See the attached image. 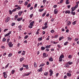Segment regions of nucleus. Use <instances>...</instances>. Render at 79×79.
Segmentation results:
<instances>
[{"label":"nucleus","instance_id":"12","mask_svg":"<svg viewBox=\"0 0 79 79\" xmlns=\"http://www.w3.org/2000/svg\"><path fill=\"white\" fill-rule=\"evenodd\" d=\"M47 12V11L46 10L44 11V13L42 15V16H43V17L45 16V15H46V12Z\"/></svg>","mask_w":79,"mask_h":79},{"label":"nucleus","instance_id":"5","mask_svg":"<svg viewBox=\"0 0 79 79\" xmlns=\"http://www.w3.org/2000/svg\"><path fill=\"white\" fill-rule=\"evenodd\" d=\"M23 20V18L22 17L21 18H18L17 19V21H20L21 20Z\"/></svg>","mask_w":79,"mask_h":79},{"label":"nucleus","instance_id":"58","mask_svg":"<svg viewBox=\"0 0 79 79\" xmlns=\"http://www.w3.org/2000/svg\"><path fill=\"white\" fill-rule=\"evenodd\" d=\"M23 69H24L23 68H21L20 69V71H23Z\"/></svg>","mask_w":79,"mask_h":79},{"label":"nucleus","instance_id":"18","mask_svg":"<svg viewBox=\"0 0 79 79\" xmlns=\"http://www.w3.org/2000/svg\"><path fill=\"white\" fill-rule=\"evenodd\" d=\"M67 63L69 64V65H71L72 64H73V62H68Z\"/></svg>","mask_w":79,"mask_h":79},{"label":"nucleus","instance_id":"22","mask_svg":"<svg viewBox=\"0 0 79 79\" xmlns=\"http://www.w3.org/2000/svg\"><path fill=\"white\" fill-rule=\"evenodd\" d=\"M63 58H64V56L62 55L60 56L59 57V59H60V58L62 59Z\"/></svg>","mask_w":79,"mask_h":79},{"label":"nucleus","instance_id":"35","mask_svg":"<svg viewBox=\"0 0 79 79\" xmlns=\"http://www.w3.org/2000/svg\"><path fill=\"white\" fill-rule=\"evenodd\" d=\"M28 37H29V36L27 35H26L24 37V39L26 40V39H27V38H28Z\"/></svg>","mask_w":79,"mask_h":79},{"label":"nucleus","instance_id":"14","mask_svg":"<svg viewBox=\"0 0 79 79\" xmlns=\"http://www.w3.org/2000/svg\"><path fill=\"white\" fill-rule=\"evenodd\" d=\"M51 46H50V45H47L46 46H45V48H50V47Z\"/></svg>","mask_w":79,"mask_h":79},{"label":"nucleus","instance_id":"60","mask_svg":"<svg viewBox=\"0 0 79 79\" xmlns=\"http://www.w3.org/2000/svg\"><path fill=\"white\" fill-rule=\"evenodd\" d=\"M63 2V0H61L60 2V3H62Z\"/></svg>","mask_w":79,"mask_h":79},{"label":"nucleus","instance_id":"42","mask_svg":"<svg viewBox=\"0 0 79 79\" xmlns=\"http://www.w3.org/2000/svg\"><path fill=\"white\" fill-rule=\"evenodd\" d=\"M18 28H19V29H20V28H22V26L21 25H20L18 26Z\"/></svg>","mask_w":79,"mask_h":79},{"label":"nucleus","instance_id":"21","mask_svg":"<svg viewBox=\"0 0 79 79\" xmlns=\"http://www.w3.org/2000/svg\"><path fill=\"white\" fill-rule=\"evenodd\" d=\"M69 66L68 65V63L66 64L65 65V68H68Z\"/></svg>","mask_w":79,"mask_h":79},{"label":"nucleus","instance_id":"15","mask_svg":"<svg viewBox=\"0 0 79 79\" xmlns=\"http://www.w3.org/2000/svg\"><path fill=\"white\" fill-rule=\"evenodd\" d=\"M23 13V12L22 11H20L19 13V15L20 16H21V15L22 13Z\"/></svg>","mask_w":79,"mask_h":79},{"label":"nucleus","instance_id":"10","mask_svg":"<svg viewBox=\"0 0 79 79\" xmlns=\"http://www.w3.org/2000/svg\"><path fill=\"white\" fill-rule=\"evenodd\" d=\"M41 50H44L45 49V47L42 46L41 48Z\"/></svg>","mask_w":79,"mask_h":79},{"label":"nucleus","instance_id":"48","mask_svg":"<svg viewBox=\"0 0 79 79\" xmlns=\"http://www.w3.org/2000/svg\"><path fill=\"white\" fill-rule=\"evenodd\" d=\"M54 32L55 31L53 30H52L51 31V33H54Z\"/></svg>","mask_w":79,"mask_h":79},{"label":"nucleus","instance_id":"27","mask_svg":"<svg viewBox=\"0 0 79 79\" xmlns=\"http://www.w3.org/2000/svg\"><path fill=\"white\" fill-rule=\"evenodd\" d=\"M31 6V3H30V4H28V5L27 6V7L29 8V7H30Z\"/></svg>","mask_w":79,"mask_h":79},{"label":"nucleus","instance_id":"63","mask_svg":"<svg viewBox=\"0 0 79 79\" xmlns=\"http://www.w3.org/2000/svg\"><path fill=\"white\" fill-rule=\"evenodd\" d=\"M54 8H56V7H57V5H54L53 6Z\"/></svg>","mask_w":79,"mask_h":79},{"label":"nucleus","instance_id":"13","mask_svg":"<svg viewBox=\"0 0 79 79\" xmlns=\"http://www.w3.org/2000/svg\"><path fill=\"white\" fill-rule=\"evenodd\" d=\"M67 75L68 77H71V74L69 73H67Z\"/></svg>","mask_w":79,"mask_h":79},{"label":"nucleus","instance_id":"4","mask_svg":"<svg viewBox=\"0 0 79 79\" xmlns=\"http://www.w3.org/2000/svg\"><path fill=\"white\" fill-rule=\"evenodd\" d=\"M10 19V18L9 17H7V19L5 21L6 23H8L9 21V20Z\"/></svg>","mask_w":79,"mask_h":79},{"label":"nucleus","instance_id":"28","mask_svg":"<svg viewBox=\"0 0 79 79\" xmlns=\"http://www.w3.org/2000/svg\"><path fill=\"white\" fill-rule=\"evenodd\" d=\"M67 23H68V26H69V25H70L71 24V22L70 21L68 22Z\"/></svg>","mask_w":79,"mask_h":79},{"label":"nucleus","instance_id":"6","mask_svg":"<svg viewBox=\"0 0 79 79\" xmlns=\"http://www.w3.org/2000/svg\"><path fill=\"white\" fill-rule=\"evenodd\" d=\"M54 14H56L58 13V10L56 9H55L54 10Z\"/></svg>","mask_w":79,"mask_h":79},{"label":"nucleus","instance_id":"46","mask_svg":"<svg viewBox=\"0 0 79 79\" xmlns=\"http://www.w3.org/2000/svg\"><path fill=\"white\" fill-rule=\"evenodd\" d=\"M16 9H17V10H20V9H21V8L20 7L18 6V7L17 8H16Z\"/></svg>","mask_w":79,"mask_h":79},{"label":"nucleus","instance_id":"24","mask_svg":"<svg viewBox=\"0 0 79 79\" xmlns=\"http://www.w3.org/2000/svg\"><path fill=\"white\" fill-rule=\"evenodd\" d=\"M67 39H68V40H71L72 38L70 37H68Z\"/></svg>","mask_w":79,"mask_h":79},{"label":"nucleus","instance_id":"17","mask_svg":"<svg viewBox=\"0 0 79 79\" xmlns=\"http://www.w3.org/2000/svg\"><path fill=\"white\" fill-rule=\"evenodd\" d=\"M44 10V9H39V12H42V11H43Z\"/></svg>","mask_w":79,"mask_h":79},{"label":"nucleus","instance_id":"36","mask_svg":"<svg viewBox=\"0 0 79 79\" xmlns=\"http://www.w3.org/2000/svg\"><path fill=\"white\" fill-rule=\"evenodd\" d=\"M16 11V8H15V9L13 10L12 11V12H14V11Z\"/></svg>","mask_w":79,"mask_h":79},{"label":"nucleus","instance_id":"54","mask_svg":"<svg viewBox=\"0 0 79 79\" xmlns=\"http://www.w3.org/2000/svg\"><path fill=\"white\" fill-rule=\"evenodd\" d=\"M15 18H18V15H16L15 16Z\"/></svg>","mask_w":79,"mask_h":79},{"label":"nucleus","instance_id":"1","mask_svg":"<svg viewBox=\"0 0 79 79\" xmlns=\"http://www.w3.org/2000/svg\"><path fill=\"white\" fill-rule=\"evenodd\" d=\"M8 45L9 46V47H13V45L12 44V43L11 42H9L8 43Z\"/></svg>","mask_w":79,"mask_h":79},{"label":"nucleus","instance_id":"44","mask_svg":"<svg viewBox=\"0 0 79 79\" xmlns=\"http://www.w3.org/2000/svg\"><path fill=\"white\" fill-rule=\"evenodd\" d=\"M28 4V2H25V6H26V5H27V4Z\"/></svg>","mask_w":79,"mask_h":79},{"label":"nucleus","instance_id":"49","mask_svg":"<svg viewBox=\"0 0 79 79\" xmlns=\"http://www.w3.org/2000/svg\"><path fill=\"white\" fill-rule=\"evenodd\" d=\"M68 8L69 9L70 8V7H71V5H69L67 6Z\"/></svg>","mask_w":79,"mask_h":79},{"label":"nucleus","instance_id":"26","mask_svg":"<svg viewBox=\"0 0 79 79\" xmlns=\"http://www.w3.org/2000/svg\"><path fill=\"white\" fill-rule=\"evenodd\" d=\"M23 67H25V68H27V67H28V65H25L24 64H23Z\"/></svg>","mask_w":79,"mask_h":79},{"label":"nucleus","instance_id":"11","mask_svg":"<svg viewBox=\"0 0 79 79\" xmlns=\"http://www.w3.org/2000/svg\"><path fill=\"white\" fill-rule=\"evenodd\" d=\"M76 8H75V7H72L71 8V10H71L72 11H74V10H76Z\"/></svg>","mask_w":79,"mask_h":79},{"label":"nucleus","instance_id":"64","mask_svg":"<svg viewBox=\"0 0 79 79\" xmlns=\"http://www.w3.org/2000/svg\"><path fill=\"white\" fill-rule=\"evenodd\" d=\"M72 56L71 55L69 56H68V58H71L72 57Z\"/></svg>","mask_w":79,"mask_h":79},{"label":"nucleus","instance_id":"40","mask_svg":"<svg viewBox=\"0 0 79 79\" xmlns=\"http://www.w3.org/2000/svg\"><path fill=\"white\" fill-rule=\"evenodd\" d=\"M42 67H41L40 69V72H42Z\"/></svg>","mask_w":79,"mask_h":79},{"label":"nucleus","instance_id":"59","mask_svg":"<svg viewBox=\"0 0 79 79\" xmlns=\"http://www.w3.org/2000/svg\"><path fill=\"white\" fill-rule=\"evenodd\" d=\"M11 55H12V54H9L8 56L9 57L11 56Z\"/></svg>","mask_w":79,"mask_h":79},{"label":"nucleus","instance_id":"56","mask_svg":"<svg viewBox=\"0 0 79 79\" xmlns=\"http://www.w3.org/2000/svg\"><path fill=\"white\" fill-rule=\"evenodd\" d=\"M1 48H2L3 49H5V46H2L1 47Z\"/></svg>","mask_w":79,"mask_h":79},{"label":"nucleus","instance_id":"20","mask_svg":"<svg viewBox=\"0 0 79 79\" xmlns=\"http://www.w3.org/2000/svg\"><path fill=\"white\" fill-rule=\"evenodd\" d=\"M24 57H22V58H21L20 59V61H21V62L22 61H23V60H24Z\"/></svg>","mask_w":79,"mask_h":79},{"label":"nucleus","instance_id":"62","mask_svg":"<svg viewBox=\"0 0 79 79\" xmlns=\"http://www.w3.org/2000/svg\"><path fill=\"white\" fill-rule=\"evenodd\" d=\"M37 6V4H36L35 5L34 7L35 8H36V7Z\"/></svg>","mask_w":79,"mask_h":79},{"label":"nucleus","instance_id":"43","mask_svg":"<svg viewBox=\"0 0 79 79\" xmlns=\"http://www.w3.org/2000/svg\"><path fill=\"white\" fill-rule=\"evenodd\" d=\"M44 25L45 26V27H48V26H47V23H44Z\"/></svg>","mask_w":79,"mask_h":79},{"label":"nucleus","instance_id":"2","mask_svg":"<svg viewBox=\"0 0 79 79\" xmlns=\"http://www.w3.org/2000/svg\"><path fill=\"white\" fill-rule=\"evenodd\" d=\"M49 72L50 73V76H52V75H53V71H52V69H50L49 70Z\"/></svg>","mask_w":79,"mask_h":79},{"label":"nucleus","instance_id":"50","mask_svg":"<svg viewBox=\"0 0 79 79\" xmlns=\"http://www.w3.org/2000/svg\"><path fill=\"white\" fill-rule=\"evenodd\" d=\"M9 41H10V39L8 38L7 40V43H8V42H9Z\"/></svg>","mask_w":79,"mask_h":79},{"label":"nucleus","instance_id":"51","mask_svg":"<svg viewBox=\"0 0 79 79\" xmlns=\"http://www.w3.org/2000/svg\"><path fill=\"white\" fill-rule=\"evenodd\" d=\"M45 2H46V0H43V3H44V4H45Z\"/></svg>","mask_w":79,"mask_h":79},{"label":"nucleus","instance_id":"19","mask_svg":"<svg viewBox=\"0 0 79 79\" xmlns=\"http://www.w3.org/2000/svg\"><path fill=\"white\" fill-rule=\"evenodd\" d=\"M62 39H64V37H63V36H61V37H60L59 39V40L60 41V40H62Z\"/></svg>","mask_w":79,"mask_h":79},{"label":"nucleus","instance_id":"34","mask_svg":"<svg viewBox=\"0 0 79 79\" xmlns=\"http://www.w3.org/2000/svg\"><path fill=\"white\" fill-rule=\"evenodd\" d=\"M15 70H13L11 71V73H12V74H14V73H15Z\"/></svg>","mask_w":79,"mask_h":79},{"label":"nucleus","instance_id":"33","mask_svg":"<svg viewBox=\"0 0 79 79\" xmlns=\"http://www.w3.org/2000/svg\"><path fill=\"white\" fill-rule=\"evenodd\" d=\"M68 44V42H66L64 43V45H66Z\"/></svg>","mask_w":79,"mask_h":79},{"label":"nucleus","instance_id":"53","mask_svg":"<svg viewBox=\"0 0 79 79\" xmlns=\"http://www.w3.org/2000/svg\"><path fill=\"white\" fill-rule=\"evenodd\" d=\"M10 35L8 33L6 34L5 35V37H6L8 35Z\"/></svg>","mask_w":79,"mask_h":79},{"label":"nucleus","instance_id":"55","mask_svg":"<svg viewBox=\"0 0 79 79\" xmlns=\"http://www.w3.org/2000/svg\"><path fill=\"white\" fill-rule=\"evenodd\" d=\"M57 46L59 48H61V46H60V45L58 44L57 45Z\"/></svg>","mask_w":79,"mask_h":79},{"label":"nucleus","instance_id":"57","mask_svg":"<svg viewBox=\"0 0 79 79\" xmlns=\"http://www.w3.org/2000/svg\"><path fill=\"white\" fill-rule=\"evenodd\" d=\"M39 40L40 41H41V40H42V38H39Z\"/></svg>","mask_w":79,"mask_h":79},{"label":"nucleus","instance_id":"38","mask_svg":"<svg viewBox=\"0 0 79 79\" xmlns=\"http://www.w3.org/2000/svg\"><path fill=\"white\" fill-rule=\"evenodd\" d=\"M76 21H74L73 22V25H75L76 24Z\"/></svg>","mask_w":79,"mask_h":79},{"label":"nucleus","instance_id":"7","mask_svg":"<svg viewBox=\"0 0 79 79\" xmlns=\"http://www.w3.org/2000/svg\"><path fill=\"white\" fill-rule=\"evenodd\" d=\"M43 56L44 57H47V56H48V55H46V53H44L43 54Z\"/></svg>","mask_w":79,"mask_h":79},{"label":"nucleus","instance_id":"23","mask_svg":"<svg viewBox=\"0 0 79 79\" xmlns=\"http://www.w3.org/2000/svg\"><path fill=\"white\" fill-rule=\"evenodd\" d=\"M48 74V73L46 72L44 73V76H47Z\"/></svg>","mask_w":79,"mask_h":79},{"label":"nucleus","instance_id":"47","mask_svg":"<svg viewBox=\"0 0 79 79\" xmlns=\"http://www.w3.org/2000/svg\"><path fill=\"white\" fill-rule=\"evenodd\" d=\"M15 25V23H12L11 24L12 26H13Z\"/></svg>","mask_w":79,"mask_h":79},{"label":"nucleus","instance_id":"32","mask_svg":"<svg viewBox=\"0 0 79 79\" xmlns=\"http://www.w3.org/2000/svg\"><path fill=\"white\" fill-rule=\"evenodd\" d=\"M45 65V64H41L40 66H39V67H41L42 66H44Z\"/></svg>","mask_w":79,"mask_h":79},{"label":"nucleus","instance_id":"37","mask_svg":"<svg viewBox=\"0 0 79 79\" xmlns=\"http://www.w3.org/2000/svg\"><path fill=\"white\" fill-rule=\"evenodd\" d=\"M77 7H78V4H77L75 6V7H74L75 8H76H76H77Z\"/></svg>","mask_w":79,"mask_h":79},{"label":"nucleus","instance_id":"16","mask_svg":"<svg viewBox=\"0 0 79 79\" xmlns=\"http://www.w3.org/2000/svg\"><path fill=\"white\" fill-rule=\"evenodd\" d=\"M49 60L50 61H53V58L52 57L49 58Z\"/></svg>","mask_w":79,"mask_h":79},{"label":"nucleus","instance_id":"9","mask_svg":"<svg viewBox=\"0 0 79 79\" xmlns=\"http://www.w3.org/2000/svg\"><path fill=\"white\" fill-rule=\"evenodd\" d=\"M34 23V21H33L30 23V26H33Z\"/></svg>","mask_w":79,"mask_h":79},{"label":"nucleus","instance_id":"29","mask_svg":"<svg viewBox=\"0 0 79 79\" xmlns=\"http://www.w3.org/2000/svg\"><path fill=\"white\" fill-rule=\"evenodd\" d=\"M71 13V14H72V15H75V14H76V13H75V12H74L73 11H72Z\"/></svg>","mask_w":79,"mask_h":79},{"label":"nucleus","instance_id":"30","mask_svg":"<svg viewBox=\"0 0 79 79\" xmlns=\"http://www.w3.org/2000/svg\"><path fill=\"white\" fill-rule=\"evenodd\" d=\"M33 17V14H31L30 15V18H32Z\"/></svg>","mask_w":79,"mask_h":79},{"label":"nucleus","instance_id":"31","mask_svg":"<svg viewBox=\"0 0 79 79\" xmlns=\"http://www.w3.org/2000/svg\"><path fill=\"white\" fill-rule=\"evenodd\" d=\"M47 27H48L44 26L42 27V29H47Z\"/></svg>","mask_w":79,"mask_h":79},{"label":"nucleus","instance_id":"39","mask_svg":"<svg viewBox=\"0 0 79 79\" xmlns=\"http://www.w3.org/2000/svg\"><path fill=\"white\" fill-rule=\"evenodd\" d=\"M9 12H10L9 13L10 14V15H11V14L13 13V12H12L11 10H9Z\"/></svg>","mask_w":79,"mask_h":79},{"label":"nucleus","instance_id":"8","mask_svg":"<svg viewBox=\"0 0 79 79\" xmlns=\"http://www.w3.org/2000/svg\"><path fill=\"white\" fill-rule=\"evenodd\" d=\"M65 3L66 5H68V4H69V0H66Z\"/></svg>","mask_w":79,"mask_h":79},{"label":"nucleus","instance_id":"41","mask_svg":"<svg viewBox=\"0 0 79 79\" xmlns=\"http://www.w3.org/2000/svg\"><path fill=\"white\" fill-rule=\"evenodd\" d=\"M23 1H19V3L20 4H21V3H23Z\"/></svg>","mask_w":79,"mask_h":79},{"label":"nucleus","instance_id":"52","mask_svg":"<svg viewBox=\"0 0 79 79\" xmlns=\"http://www.w3.org/2000/svg\"><path fill=\"white\" fill-rule=\"evenodd\" d=\"M8 30V29H6L4 30V32H6V31H7Z\"/></svg>","mask_w":79,"mask_h":79},{"label":"nucleus","instance_id":"3","mask_svg":"<svg viewBox=\"0 0 79 79\" xmlns=\"http://www.w3.org/2000/svg\"><path fill=\"white\" fill-rule=\"evenodd\" d=\"M3 74H4V78H6V77H7V75L6 74V72H4L3 73Z\"/></svg>","mask_w":79,"mask_h":79},{"label":"nucleus","instance_id":"61","mask_svg":"<svg viewBox=\"0 0 79 79\" xmlns=\"http://www.w3.org/2000/svg\"><path fill=\"white\" fill-rule=\"evenodd\" d=\"M30 10H32V9H33V7H32V6L30 8Z\"/></svg>","mask_w":79,"mask_h":79},{"label":"nucleus","instance_id":"25","mask_svg":"<svg viewBox=\"0 0 79 79\" xmlns=\"http://www.w3.org/2000/svg\"><path fill=\"white\" fill-rule=\"evenodd\" d=\"M34 65L35 68H37V64L36 63H35V62H34Z\"/></svg>","mask_w":79,"mask_h":79},{"label":"nucleus","instance_id":"45","mask_svg":"<svg viewBox=\"0 0 79 79\" xmlns=\"http://www.w3.org/2000/svg\"><path fill=\"white\" fill-rule=\"evenodd\" d=\"M6 41V39L4 38L2 40V42H5Z\"/></svg>","mask_w":79,"mask_h":79}]
</instances>
